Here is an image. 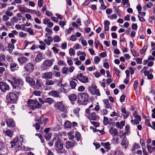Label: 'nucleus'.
Here are the masks:
<instances>
[{
    "mask_svg": "<svg viewBox=\"0 0 155 155\" xmlns=\"http://www.w3.org/2000/svg\"><path fill=\"white\" fill-rule=\"evenodd\" d=\"M27 31L31 35H33L34 34L33 31L30 28H28Z\"/></svg>",
    "mask_w": 155,
    "mask_h": 155,
    "instance_id": "0e129e2a",
    "label": "nucleus"
},
{
    "mask_svg": "<svg viewBox=\"0 0 155 155\" xmlns=\"http://www.w3.org/2000/svg\"><path fill=\"white\" fill-rule=\"evenodd\" d=\"M10 143L12 144L11 147L15 148L16 150L22 149V144L21 141H18V138H15L13 141H11Z\"/></svg>",
    "mask_w": 155,
    "mask_h": 155,
    "instance_id": "20e7f679",
    "label": "nucleus"
},
{
    "mask_svg": "<svg viewBox=\"0 0 155 155\" xmlns=\"http://www.w3.org/2000/svg\"><path fill=\"white\" fill-rule=\"evenodd\" d=\"M53 73L54 75L56 77H60L61 76V74L60 72L55 71H53Z\"/></svg>",
    "mask_w": 155,
    "mask_h": 155,
    "instance_id": "09e8293b",
    "label": "nucleus"
},
{
    "mask_svg": "<svg viewBox=\"0 0 155 155\" xmlns=\"http://www.w3.org/2000/svg\"><path fill=\"white\" fill-rule=\"evenodd\" d=\"M52 77V73L51 72L44 73L42 74V78L45 79H51Z\"/></svg>",
    "mask_w": 155,
    "mask_h": 155,
    "instance_id": "4468645a",
    "label": "nucleus"
},
{
    "mask_svg": "<svg viewBox=\"0 0 155 155\" xmlns=\"http://www.w3.org/2000/svg\"><path fill=\"white\" fill-rule=\"evenodd\" d=\"M114 155H124L123 153L118 150L116 151L114 154Z\"/></svg>",
    "mask_w": 155,
    "mask_h": 155,
    "instance_id": "774afa93",
    "label": "nucleus"
},
{
    "mask_svg": "<svg viewBox=\"0 0 155 155\" xmlns=\"http://www.w3.org/2000/svg\"><path fill=\"white\" fill-rule=\"evenodd\" d=\"M54 61V59H52L51 60H46L43 62L41 68L42 70H45L49 68L53 64V62Z\"/></svg>",
    "mask_w": 155,
    "mask_h": 155,
    "instance_id": "0eeeda50",
    "label": "nucleus"
},
{
    "mask_svg": "<svg viewBox=\"0 0 155 155\" xmlns=\"http://www.w3.org/2000/svg\"><path fill=\"white\" fill-rule=\"evenodd\" d=\"M148 48V46L147 45L144 46L142 49H141L140 51V53L141 54H144L146 51L147 49Z\"/></svg>",
    "mask_w": 155,
    "mask_h": 155,
    "instance_id": "ea45409f",
    "label": "nucleus"
},
{
    "mask_svg": "<svg viewBox=\"0 0 155 155\" xmlns=\"http://www.w3.org/2000/svg\"><path fill=\"white\" fill-rule=\"evenodd\" d=\"M93 104H91V105L89 106V108L86 109L85 110V113L87 114H89L90 111L91 110L90 109V108L93 107Z\"/></svg>",
    "mask_w": 155,
    "mask_h": 155,
    "instance_id": "79ce46f5",
    "label": "nucleus"
},
{
    "mask_svg": "<svg viewBox=\"0 0 155 155\" xmlns=\"http://www.w3.org/2000/svg\"><path fill=\"white\" fill-rule=\"evenodd\" d=\"M5 61V56L2 54H0V61Z\"/></svg>",
    "mask_w": 155,
    "mask_h": 155,
    "instance_id": "603ef678",
    "label": "nucleus"
},
{
    "mask_svg": "<svg viewBox=\"0 0 155 155\" xmlns=\"http://www.w3.org/2000/svg\"><path fill=\"white\" fill-rule=\"evenodd\" d=\"M117 15L116 14L112 15L110 16H108V18L111 20H112L114 19H117Z\"/></svg>",
    "mask_w": 155,
    "mask_h": 155,
    "instance_id": "c03bdc74",
    "label": "nucleus"
},
{
    "mask_svg": "<svg viewBox=\"0 0 155 155\" xmlns=\"http://www.w3.org/2000/svg\"><path fill=\"white\" fill-rule=\"evenodd\" d=\"M59 92L58 91H53L50 92L49 94L50 95L54 97H59Z\"/></svg>",
    "mask_w": 155,
    "mask_h": 155,
    "instance_id": "aec40b11",
    "label": "nucleus"
},
{
    "mask_svg": "<svg viewBox=\"0 0 155 155\" xmlns=\"http://www.w3.org/2000/svg\"><path fill=\"white\" fill-rule=\"evenodd\" d=\"M100 59L99 57L96 56L94 58V62L95 63L97 64L100 61Z\"/></svg>",
    "mask_w": 155,
    "mask_h": 155,
    "instance_id": "680f3d73",
    "label": "nucleus"
},
{
    "mask_svg": "<svg viewBox=\"0 0 155 155\" xmlns=\"http://www.w3.org/2000/svg\"><path fill=\"white\" fill-rule=\"evenodd\" d=\"M88 97L87 93H80L78 95V102L81 104L86 105L88 103Z\"/></svg>",
    "mask_w": 155,
    "mask_h": 155,
    "instance_id": "f03ea898",
    "label": "nucleus"
},
{
    "mask_svg": "<svg viewBox=\"0 0 155 155\" xmlns=\"http://www.w3.org/2000/svg\"><path fill=\"white\" fill-rule=\"evenodd\" d=\"M109 132L113 137L116 136L118 133L117 129L113 127H111L110 128Z\"/></svg>",
    "mask_w": 155,
    "mask_h": 155,
    "instance_id": "2eb2a0df",
    "label": "nucleus"
},
{
    "mask_svg": "<svg viewBox=\"0 0 155 155\" xmlns=\"http://www.w3.org/2000/svg\"><path fill=\"white\" fill-rule=\"evenodd\" d=\"M91 123L95 127H97L99 126L100 124L98 122L95 121H91Z\"/></svg>",
    "mask_w": 155,
    "mask_h": 155,
    "instance_id": "e2e57ef3",
    "label": "nucleus"
},
{
    "mask_svg": "<svg viewBox=\"0 0 155 155\" xmlns=\"http://www.w3.org/2000/svg\"><path fill=\"white\" fill-rule=\"evenodd\" d=\"M18 64L17 63H12L10 65V68L11 69V70L12 71L14 72L15 71V70H16L17 69H16L15 68H16Z\"/></svg>",
    "mask_w": 155,
    "mask_h": 155,
    "instance_id": "bb28decb",
    "label": "nucleus"
},
{
    "mask_svg": "<svg viewBox=\"0 0 155 155\" xmlns=\"http://www.w3.org/2000/svg\"><path fill=\"white\" fill-rule=\"evenodd\" d=\"M65 127L67 128H71L72 126L71 123L69 121H67L64 123Z\"/></svg>",
    "mask_w": 155,
    "mask_h": 155,
    "instance_id": "58836bf2",
    "label": "nucleus"
},
{
    "mask_svg": "<svg viewBox=\"0 0 155 155\" xmlns=\"http://www.w3.org/2000/svg\"><path fill=\"white\" fill-rule=\"evenodd\" d=\"M53 41V38L51 36H48L47 39H45L44 40V41L48 45H50L51 44V43Z\"/></svg>",
    "mask_w": 155,
    "mask_h": 155,
    "instance_id": "5701e85b",
    "label": "nucleus"
},
{
    "mask_svg": "<svg viewBox=\"0 0 155 155\" xmlns=\"http://www.w3.org/2000/svg\"><path fill=\"white\" fill-rule=\"evenodd\" d=\"M101 144L105 148L107 149L109 148V147L110 146V143L109 142L102 143Z\"/></svg>",
    "mask_w": 155,
    "mask_h": 155,
    "instance_id": "8fccbe9b",
    "label": "nucleus"
},
{
    "mask_svg": "<svg viewBox=\"0 0 155 155\" xmlns=\"http://www.w3.org/2000/svg\"><path fill=\"white\" fill-rule=\"evenodd\" d=\"M68 70V68L66 67H64L62 69V72L64 74H65L67 73Z\"/></svg>",
    "mask_w": 155,
    "mask_h": 155,
    "instance_id": "338daca9",
    "label": "nucleus"
},
{
    "mask_svg": "<svg viewBox=\"0 0 155 155\" xmlns=\"http://www.w3.org/2000/svg\"><path fill=\"white\" fill-rule=\"evenodd\" d=\"M70 85L72 89H74L77 86V83L73 81H71L70 82Z\"/></svg>",
    "mask_w": 155,
    "mask_h": 155,
    "instance_id": "473e14b6",
    "label": "nucleus"
},
{
    "mask_svg": "<svg viewBox=\"0 0 155 155\" xmlns=\"http://www.w3.org/2000/svg\"><path fill=\"white\" fill-rule=\"evenodd\" d=\"M43 58V54L41 53L38 54L36 57L35 61L36 63L40 62Z\"/></svg>",
    "mask_w": 155,
    "mask_h": 155,
    "instance_id": "f3484780",
    "label": "nucleus"
},
{
    "mask_svg": "<svg viewBox=\"0 0 155 155\" xmlns=\"http://www.w3.org/2000/svg\"><path fill=\"white\" fill-rule=\"evenodd\" d=\"M18 10L20 12L22 13L28 12H29V11L30 10L29 9L21 5L19 6Z\"/></svg>",
    "mask_w": 155,
    "mask_h": 155,
    "instance_id": "6ab92c4d",
    "label": "nucleus"
},
{
    "mask_svg": "<svg viewBox=\"0 0 155 155\" xmlns=\"http://www.w3.org/2000/svg\"><path fill=\"white\" fill-rule=\"evenodd\" d=\"M0 150L1 151L7 152V147L5 144L0 141Z\"/></svg>",
    "mask_w": 155,
    "mask_h": 155,
    "instance_id": "dca6fc26",
    "label": "nucleus"
},
{
    "mask_svg": "<svg viewBox=\"0 0 155 155\" xmlns=\"http://www.w3.org/2000/svg\"><path fill=\"white\" fill-rule=\"evenodd\" d=\"M6 123L8 126L9 127H14L15 125V122L12 119L7 120L6 121Z\"/></svg>",
    "mask_w": 155,
    "mask_h": 155,
    "instance_id": "4be33fe9",
    "label": "nucleus"
},
{
    "mask_svg": "<svg viewBox=\"0 0 155 155\" xmlns=\"http://www.w3.org/2000/svg\"><path fill=\"white\" fill-rule=\"evenodd\" d=\"M103 102L104 104V106L105 108L108 109L111 108V106L110 104L109 101L107 99H106L104 100Z\"/></svg>",
    "mask_w": 155,
    "mask_h": 155,
    "instance_id": "a878e982",
    "label": "nucleus"
},
{
    "mask_svg": "<svg viewBox=\"0 0 155 155\" xmlns=\"http://www.w3.org/2000/svg\"><path fill=\"white\" fill-rule=\"evenodd\" d=\"M45 102V103H48L49 104H51L54 102V100L50 98H48L46 99Z\"/></svg>",
    "mask_w": 155,
    "mask_h": 155,
    "instance_id": "f704fd0d",
    "label": "nucleus"
},
{
    "mask_svg": "<svg viewBox=\"0 0 155 155\" xmlns=\"http://www.w3.org/2000/svg\"><path fill=\"white\" fill-rule=\"evenodd\" d=\"M104 124L105 125H107L109 124V120L107 117H104L103 120Z\"/></svg>",
    "mask_w": 155,
    "mask_h": 155,
    "instance_id": "a19ab883",
    "label": "nucleus"
},
{
    "mask_svg": "<svg viewBox=\"0 0 155 155\" xmlns=\"http://www.w3.org/2000/svg\"><path fill=\"white\" fill-rule=\"evenodd\" d=\"M54 82L53 81L51 80H49L47 81L45 83L46 85H53Z\"/></svg>",
    "mask_w": 155,
    "mask_h": 155,
    "instance_id": "49530a36",
    "label": "nucleus"
},
{
    "mask_svg": "<svg viewBox=\"0 0 155 155\" xmlns=\"http://www.w3.org/2000/svg\"><path fill=\"white\" fill-rule=\"evenodd\" d=\"M85 89V87L82 86H79L78 89V91L79 92H82L84 91Z\"/></svg>",
    "mask_w": 155,
    "mask_h": 155,
    "instance_id": "864d4df0",
    "label": "nucleus"
},
{
    "mask_svg": "<svg viewBox=\"0 0 155 155\" xmlns=\"http://www.w3.org/2000/svg\"><path fill=\"white\" fill-rule=\"evenodd\" d=\"M66 143V147L68 149L73 147L75 144L74 142H71L69 141H67Z\"/></svg>",
    "mask_w": 155,
    "mask_h": 155,
    "instance_id": "412c9836",
    "label": "nucleus"
},
{
    "mask_svg": "<svg viewBox=\"0 0 155 155\" xmlns=\"http://www.w3.org/2000/svg\"><path fill=\"white\" fill-rule=\"evenodd\" d=\"M50 21V20L48 18H45L43 19V23L45 25H47Z\"/></svg>",
    "mask_w": 155,
    "mask_h": 155,
    "instance_id": "5fc2aeb1",
    "label": "nucleus"
},
{
    "mask_svg": "<svg viewBox=\"0 0 155 155\" xmlns=\"http://www.w3.org/2000/svg\"><path fill=\"white\" fill-rule=\"evenodd\" d=\"M39 43L41 45L39 46V48L41 50H45V47L46 46V45H45V43L42 41H40Z\"/></svg>",
    "mask_w": 155,
    "mask_h": 155,
    "instance_id": "72a5a7b5",
    "label": "nucleus"
},
{
    "mask_svg": "<svg viewBox=\"0 0 155 155\" xmlns=\"http://www.w3.org/2000/svg\"><path fill=\"white\" fill-rule=\"evenodd\" d=\"M77 38L76 36L74 35H72L70 38L68 39L69 40H71L72 41H75L76 40Z\"/></svg>",
    "mask_w": 155,
    "mask_h": 155,
    "instance_id": "3c124183",
    "label": "nucleus"
},
{
    "mask_svg": "<svg viewBox=\"0 0 155 155\" xmlns=\"http://www.w3.org/2000/svg\"><path fill=\"white\" fill-rule=\"evenodd\" d=\"M80 110V108L79 107H76L74 110V112L78 117L79 116V112Z\"/></svg>",
    "mask_w": 155,
    "mask_h": 155,
    "instance_id": "c9c22d12",
    "label": "nucleus"
},
{
    "mask_svg": "<svg viewBox=\"0 0 155 155\" xmlns=\"http://www.w3.org/2000/svg\"><path fill=\"white\" fill-rule=\"evenodd\" d=\"M41 91H34L33 92L34 94L36 96H40L41 94Z\"/></svg>",
    "mask_w": 155,
    "mask_h": 155,
    "instance_id": "052dcab7",
    "label": "nucleus"
},
{
    "mask_svg": "<svg viewBox=\"0 0 155 155\" xmlns=\"http://www.w3.org/2000/svg\"><path fill=\"white\" fill-rule=\"evenodd\" d=\"M14 48V45L12 44H9L8 47L5 48V49L8 51L10 53H11L13 49Z\"/></svg>",
    "mask_w": 155,
    "mask_h": 155,
    "instance_id": "393cba45",
    "label": "nucleus"
},
{
    "mask_svg": "<svg viewBox=\"0 0 155 155\" xmlns=\"http://www.w3.org/2000/svg\"><path fill=\"white\" fill-rule=\"evenodd\" d=\"M74 52L75 51L73 48H71L70 49L69 53L71 56L74 55Z\"/></svg>",
    "mask_w": 155,
    "mask_h": 155,
    "instance_id": "69168bd1",
    "label": "nucleus"
},
{
    "mask_svg": "<svg viewBox=\"0 0 155 155\" xmlns=\"http://www.w3.org/2000/svg\"><path fill=\"white\" fill-rule=\"evenodd\" d=\"M3 133L6 134L8 137H12L13 136V132L10 130L7 129L6 130L3 131Z\"/></svg>",
    "mask_w": 155,
    "mask_h": 155,
    "instance_id": "b1692460",
    "label": "nucleus"
},
{
    "mask_svg": "<svg viewBox=\"0 0 155 155\" xmlns=\"http://www.w3.org/2000/svg\"><path fill=\"white\" fill-rule=\"evenodd\" d=\"M35 84L36 87L38 88L42 86L43 85V84L42 80L41 79L37 80Z\"/></svg>",
    "mask_w": 155,
    "mask_h": 155,
    "instance_id": "cd10ccee",
    "label": "nucleus"
},
{
    "mask_svg": "<svg viewBox=\"0 0 155 155\" xmlns=\"http://www.w3.org/2000/svg\"><path fill=\"white\" fill-rule=\"evenodd\" d=\"M35 65L31 63H28L26 64L25 67L24 69L25 71L29 73L32 72L34 70Z\"/></svg>",
    "mask_w": 155,
    "mask_h": 155,
    "instance_id": "1a4fd4ad",
    "label": "nucleus"
},
{
    "mask_svg": "<svg viewBox=\"0 0 155 155\" xmlns=\"http://www.w3.org/2000/svg\"><path fill=\"white\" fill-rule=\"evenodd\" d=\"M54 107L56 110H59L65 113H66L67 112V110L63 104V102L62 101L55 102L54 105Z\"/></svg>",
    "mask_w": 155,
    "mask_h": 155,
    "instance_id": "39448f33",
    "label": "nucleus"
},
{
    "mask_svg": "<svg viewBox=\"0 0 155 155\" xmlns=\"http://www.w3.org/2000/svg\"><path fill=\"white\" fill-rule=\"evenodd\" d=\"M128 143V141H127L126 139H123L122 140L121 144L122 146H124V145H127Z\"/></svg>",
    "mask_w": 155,
    "mask_h": 155,
    "instance_id": "a18cd8bd",
    "label": "nucleus"
},
{
    "mask_svg": "<svg viewBox=\"0 0 155 155\" xmlns=\"http://www.w3.org/2000/svg\"><path fill=\"white\" fill-rule=\"evenodd\" d=\"M75 138H77L78 141L80 140L81 139V136L80 134L78 132H76L75 134Z\"/></svg>",
    "mask_w": 155,
    "mask_h": 155,
    "instance_id": "4c0bfd02",
    "label": "nucleus"
},
{
    "mask_svg": "<svg viewBox=\"0 0 155 155\" xmlns=\"http://www.w3.org/2000/svg\"><path fill=\"white\" fill-rule=\"evenodd\" d=\"M54 40L55 42H59L61 40V38L59 36L56 35L54 37Z\"/></svg>",
    "mask_w": 155,
    "mask_h": 155,
    "instance_id": "de8ad7c7",
    "label": "nucleus"
},
{
    "mask_svg": "<svg viewBox=\"0 0 155 155\" xmlns=\"http://www.w3.org/2000/svg\"><path fill=\"white\" fill-rule=\"evenodd\" d=\"M97 89V87L95 85H93L91 87L89 88V90L92 94H95V91Z\"/></svg>",
    "mask_w": 155,
    "mask_h": 155,
    "instance_id": "c85d7f7f",
    "label": "nucleus"
},
{
    "mask_svg": "<svg viewBox=\"0 0 155 155\" xmlns=\"http://www.w3.org/2000/svg\"><path fill=\"white\" fill-rule=\"evenodd\" d=\"M26 82L28 83L31 86H34L35 84V80L29 76L26 77L25 78Z\"/></svg>",
    "mask_w": 155,
    "mask_h": 155,
    "instance_id": "9b49d317",
    "label": "nucleus"
},
{
    "mask_svg": "<svg viewBox=\"0 0 155 155\" xmlns=\"http://www.w3.org/2000/svg\"><path fill=\"white\" fill-rule=\"evenodd\" d=\"M52 141L54 142L55 147V149L57 150H61L63 148V144L61 142V140L57 136L54 137L52 139Z\"/></svg>",
    "mask_w": 155,
    "mask_h": 155,
    "instance_id": "423d86ee",
    "label": "nucleus"
},
{
    "mask_svg": "<svg viewBox=\"0 0 155 155\" xmlns=\"http://www.w3.org/2000/svg\"><path fill=\"white\" fill-rule=\"evenodd\" d=\"M37 102V99H35L34 100L33 99H29L28 101V103L29 106H30V107L32 108L33 106H35L34 105L36 104Z\"/></svg>",
    "mask_w": 155,
    "mask_h": 155,
    "instance_id": "a211bd4d",
    "label": "nucleus"
},
{
    "mask_svg": "<svg viewBox=\"0 0 155 155\" xmlns=\"http://www.w3.org/2000/svg\"><path fill=\"white\" fill-rule=\"evenodd\" d=\"M35 106H33L32 107V109L34 110L35 108H38L41 107L42 106V105L39 103L37 100V102L36 104H35Z\"/></svg>",
    "mask_w": 155,
    "mask_h": 155,
    "instance_id": "e433bc0d",
    "label": "nucleus"
},
{
    "mask_svg": "<svg viewBox=\"0 0 155 155\" xmlns=\"http://www.w3.org/2000/svg\"><path fill=\"white\" fill-rule=\"evenodd\" d=\"M76 77L82 83H86L89 82L88 77L84 76L82 73L78 74Z\"/></svg>",
    "mask_w": 155,
    "mask_h": 155,
    "instance_id": "6e6552de",
    "label": "nucleus"
},
{
    "mask_svg": "<svg viewBox=\"0 0 155 155\" xmlns=\"http://www.w3.org/2000/svg\"><path fill=\"white\" fill-rule=\"evenodd\" d=\"M113 70L114 71L115 73L117 75L118 77H120L119 74L120 73V71L117 68L114 67L113 68Z\"/></svg>",
    "mask_w": 155,
    "mask_h": 155,
    "instance_id": "37998d69",
    "label": "nucleus"
},
{
    "mask_svg": "<svg viewBox=\"0 0 155 155\" xmlns=\"http://www.w3.org/2000/svg\"><path fill=\"white\" fill-rule=\"evenodd\" d=\"M0 89L1 91L5 92L9 90V86L7 84L2 82H0Z\"/></svg>",
    "mask_w": 155,
    "mask_h": 155,
    "instance_id": "9d476101",
    "label": "nucleus"
},
{
    "mask_svg": "<svg viewBox=\"0 0 155 155\" xmlns=\"http://www.w3.org/2000/svg\"><path fill=\"white\" fill-rule=\"evenodd\" d=\"M121 112L123 113L124 114H125V115H124V118H127L129 115V112H127L125 108H123L121 110Z\"/></svg>",
    "mask_w": 155,
    "mask_h": 155,
    "instance_id": "7c9ffc66",
    "label": "nucleus"
},
{
    "mask_svg": "<svg viewBox=\"0 0 155 155\" xmlns=\"http://www.w3.org/2000/svg\"><path fill=\"white\" fill-rule=\"evenodd\" d=\"M17 60L20 65L25 63L28 61V59L24 56L18 58Z\"/></svg>",
    "mask_w": 155,
    "mask_h": 155,
    "instance_id": "f8f14e48",
    "label": "nucleus"
},
{
    "mask_svg": "<svg viewBox=\"0 0 155 155\" xmlns=\"http://www.w3.org/2000/svg\"><path fill=\"white\" fill-rule=\"evenodd\" d=\"M67 63L70 66H71L73 64V62L72 60L69 59L68 57H67Z\"/></svg>",
    "mask_w": 155,
    "mask_h": 155,
    "instance_id": "bf43d9fd",
    "label": "nucleus"
},
{
    "mask_svg": "<svg viewBox=\"0 0 155 155\" xmlns=\"http://www.w3.org/2000/svg\"><path fill=\"white\" fill-rule=\"evenodd\" d=\"M27 35L26 33H24L23 32L21 31L19 32V36L21 38H24Z\"/></svg>",
    "mask_w": 155,
    "mask_h": 155,
    "instance_id": "6e6d98bb",
    "label": "nucleus"
},
{
    "mask_svg": "<svg viewBox=\"0 0 155 155\" xmlns=\"http://www.w3.org/2000/svg\"><path fill=\"white\" fill-rule=\"evenodd\" d=\"M8 102L11 103H15L18 100L17 95L14 92H9L6 96Z\"/></svg>",
    "mask_w": 155,
    "mask_h": 155,
    "instance_id": "7ed1b4c3",
    "label": "nucleus"
},
{
    "mask_svg": "<svg viewBox=\"0 0 155 155\" xmlns=\"http://www.w3.org/2000/svg\"><path fill=\"white\" fill-rule=\"evenodd\" d=\"M88 118L91 120H97L99 119V117L97 115L96 113L93 112L89 115Z\"/></svg>",
    "mask_w": 155,
    "mask_h": 155,
    "instance_id": "ddd939ff",
    "label": "nucleus"
},
{
    "mask_svg": "<svg viewBox=\"0 0 155 155\" xmlns=\"http://www.w3.org/2000/svg\"><path fill=\"white\" fill-rule=\"evenodd\" d=\"M145 124L148 126L151 127L153 128V129L155 130L154 128H153L150 123L149 120H146L145 121Z\"/></svg>",
    "mask_w": 155,
    "mask_h": 155,
    "instance_id": "4d7b16f0",
    "label": "nucleus"
},
{
    "mask_svg": "<svg viewBox=\"0 0 155 155\" xmlns=\"http://www.w3.org/2000/svg\"><path fill=\"white\" fill-rule=\"evenodd\" d=\"M147 147L148 151L150 153H152L155 151V147H151L148 145H147Z\"/></svg>",
    "mask_w": 155,
    "mask_h": 155,
    "instance_id": "2f4dec72",
    "label": "nucleus"
},
{
    "mask_svg": "<svg viewBox=\"0 0 155 155\" xmlns=\"http://www.w3.org/2000/svg\"><path fill=\"white\" fill-rule=\"evenodd\" d=\"M68 98L71 101H74L77 99V96L74 94H71L68 96Z\"/></svg>",
    "mask_w": 155,
    "mask_h": 155,
    "instance_id": "c756f323",
    "label": "nucleus"
},
{
    "mask_svg": "<svg viewBox=\"0 0 155 155\" xmlns=\"http://www.w3.org/2000/svg\"><path fill=\"white\" fill-rule=\"evenodd\" d=\"M12 80L8 79V81L11 84L13 88L19 91L21 89V87L23 84V81L21 79L15 77H12Z\"/></svg>",
    "mask_w": 155,
    "mask_h": 155,
    "instance_id": "f257e3e1",
    "label": "nucleus"
},
{
    "mask_svg": "<svg viewBox=\"0 0 155 155\" xmlns=\"http://www.w3.org/2000/svg\"><path fill=\"white\" fill-rule=\"evenodd\" d=\"M51 133L46 134L45 137L47 140H50L51 137Z\"/></svg>",
    "mask_w": 155,
    "mask_h": 155,
    "instance_id": "13d9d810",
    "label": "nucleus"
}]
</instances>
